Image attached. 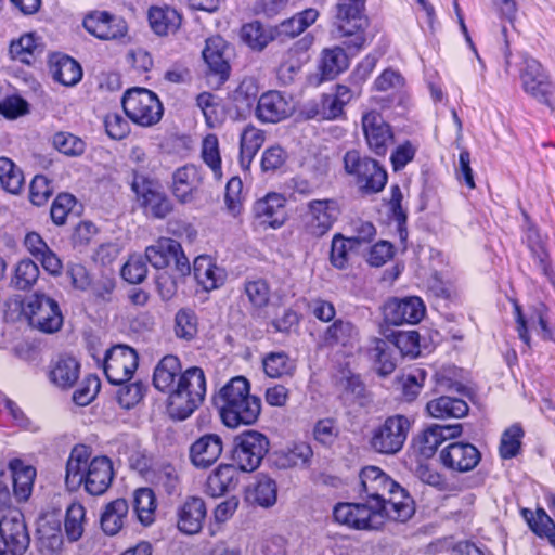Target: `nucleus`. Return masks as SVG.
<instances>
[{
	"mask_svg": "<svg viewBox=\"0 0 555 555\" xmlns=\"http://www.w3.org/2000/svg\"><path fill=\"white\" fill-rule=\"evenodd\" d=\"M441 461L444 466L457 470L469 472L480 461V452L472 443L453 442L441 451Z\"/></svg>",
	"mask_w": 555,
	"mask_h": 555,
	"instance_id": "obj_23",
	"label": "nucleus"
},
{
	"mask_svg": "<svg viewBox=\"0 0 555 555\" xmlns=\"http://www.w3.org/2000/svg\"><path fill=\"white\" fill-rule=\"evenodd\" d=\"M462 425H431L427 427L416 439V447L425 457H431L438 447L447 439L461 435Z\"/></svg>",
	"mask_w": 555,
	"mask_h": 555,
	"instance_id": "obj_26",
	"label": "nucleus"
},
{
	"mask_svg": "<svg viewBox=\"0 0 555 555\" xmlns=\"http://www.w3.org/2000/svg\"><path fill=\"white\" fill-rule=\"evenodd\" d=\"M294 105L291 98L280 91L264 92L258 100L256 117L262 122L275 124L293 114Z\"/></svg>",
	"mask_w": 555,
	"mask_h": 555,
	"instance_id": "obj_19",
	"label": "nucleus"
},
{
	"mask_svg": "<svg viewBox=\"0 0 555 555\" xmlns=\"http://www.w3.org/2000/svg\"><path fill=\"white\" fill-rule=\"evenodd\" d=\"M147 273L145 260L140 255L131 256L121 269L122 278L131 283L139 284L144 281Z\"/></svg>",
	"mask_w": 555,
	"mask_h": 555,
	"instance_id": "obj_60",
	"label": "nucleus"
},
{
	"mask_svg": "<svg viewBox=\"0 0 555 555\" xmlns=\"http://www.w3.org/2000/svg\"><path fill=\"white\" fill-rule=\"evenodd\" d=\"M100 382L94 376L86 377L73 393V401L80 406L88 405L96 396Z\"/></svg>",
	"mask_w": 555,
	"mask_h": 555,
	"instance_id": "obj_64",
	"label": "nucleus"
},
{
	"mask_svg": "<svg viewBox=\"0 0 555 555\" xmlns=\"http://www.w3.org/2000/svg\"><path fill=\"white\" fill-rule=\"evenodd\" d=\"M383 496L370 494L362 502L338 503L333 511L335 521L356 530H380L384 528Z\"/></svg>",
	"mask_w": 555,
	"mask_h": 555,
	"instance_id": "obj_4",
	"label": "nucleus"
},
{
	"mask_svg": "<svg viewBox=\"0 0 555 555\" xmlns=\"http://www.w3.org/2000/svg\"><path fill=\"white\" fill-rule=\"evenodd\" d=\"M85 507L81 504L73 503L66 509L65 532L70 541H77L83 533Z\"/></svg>",
	"mask_w": 555,
	"mask_h": 555,
	"instance_id": "obj_55",
	"label": "nucleus"
},
{
	"mask_svg": "<svg viewBox=\"0 0 555 555\" xmlns=\"http://www.w3.org/2000/svg\"><path fill=\"white\" fill-rule=\"evenodd\" d=\"M76 204V198L68 194H59L51 206V218L57 225L64 224L68 214Z\"/></svg>",
	"mask_w": 555,
	"mask_h": 555,
	"instance_id": "obj_63",
	"label": "nucleus"
},
{
	"mask_svg": "<svg viewBox=\"0 0 555 555\" xmlns=\"http://www.w3.org/2000/svg\"><path fill=\"white\" fill-rule=\"evenodd\" d=\"M202 158L204 163L211 169L215 178H222L221 157L219 153V142L215 134H208L202 142Z\"/></svg>",
	"mask_w": 555,
	"mask_h": 555,
	"instance_id": "obj_53",
	"label": "nucleus"
},
{
	"mask_svg": "<svg viewBox=\"0 0 555 555\" xmlns=\"http://www.w3.org/2000/svg\"><path fill=\"white\" fill-rule=\"evenodd\" d=\"M362 129L370 150L376 155H385L393 134L383 116L376 111L366 112L362 116Z\"/></svg>",
	"mask_w": 555,
	"mask_h": 555,
	"instance_id": "obj_17",
	"label": "nucleus"
},
{
	"mask_svg": "<svg viewBox=\"0 0 555 555\" xmlns=\"http://www.w3.org/2000/svg\"><path fill=\"white\" fill-rule=\"evenodd\" d=\"M206 395V377L198 366L183 371L171 396H168V410L177 420L188 418L204 401Z\"/></svg>",
	"mask_w": 555,
	"mask_h": 555,
	"instance_id": "obj_3",
	"label": "nucleus"
},
{
	"mask_svg": "<svg viewBox=\"0 0 555 555\" xmlns=\"http://www.w3.org/2000/svg\"><path fill=\"white\" fill-rule=\"evenodd\" d=\"M426 410L435 418H461L467 415L469 408L463 399L441 396L430 400L426 405Z\"/></svg>",
	"mask_w": 555,
	"mask_h": 555,
	"instance_id": "obj_34",
	"label": "nucleus"
},
{
	"mask_svg": "<svg viewBox=\"0 0 555 555\" xmlns=\"http://www.w3.org/2000/svg\"><path fill=\"white\" fill-rule=\"evenodd\" d=\"M425 314V306L418 297L391 298L384 306L385 321L401 325L416 324Z\"/></svg>",
	"mask_w": 555,
	"mask_h": 555,
	"instance_id": "obj_18",
	"label": "nucleus"
},
{
	"mask_svg": "<svg viewBox=\"0 0 555 555\" xmlns=\"http://www.w3.org/2000/svg\"><path fill=\"white\" fill-rule=\"evenodd\" d=\"M521 59L520 80L524 90L538 101L546 103L552 92L548 75L534 57L524 53Z\"/></svg>",
	"mask_w": 555,
	"mask_h": 555,
	"instance_id": "obj_13",
	"label": "nucleus"
},
{
	"mask_svg": "<svg viewBox=\"0 0 555 555\" xmlns=\"http://www.w3.org/2000/svg\"><path fill=\"white\" fill-rule=\"evenodd\" d=\"M513 302V315L515 319V330L518 334L519 339L527 346V348H531V337L529 334L530 330H534L537 325L540 326V334L544 340H551L553 337V333L548 327L546 318L541 309H535L529 318H527L521 310L520 305L517 300L512 299Z\"/></svg>",
	"mask_w": 555,
	"mask_h": 555,
	"instance_id": "obj_21",
	"label": "nucleus"
},
{
	"mask_svg": "<svg viewBox=\"0 0 555 555\" xmlns=\"http://www.w3.org/2000/svg\"><path fill=\"white\" fill-rule=\"evenodd\" d=\"M0 539L23 555L29 547L30 535L25 517L20 509H9L0 514Z\"/></svg>",
	"mask_w": 555,
	"mask_h": 555,
	"instance_id": "obj_16",
	"label": "nucleus"
},
{
	"mask_svg": "<svg viewBox=\"0 0 555 555\" xmlns=\"http://www.w3.org/2000/svg\"><path fill=\"white\" fill-rule=\"evenodd\" d=\"M319 16V12L314 9H307L291 18L281 22L272 27V34L275 40H286L295 38L312 25Z\"/></svg>",
	"mask_w": 555,
	"mask_h": 555,
	"instance_id": "obj_31",
	"label": "nucleus"
},
{
	"mask_svg": "<svg viewBox=\"0 0 555 555\" xmlns=\"http://www.w3.org/2000/svg\"><path fill=\"white\" fill-rule=\"evenodd\" d=\"M122 108L126 115L137 125L152 127L156 125L164 113L158 96L145 88H132L122 98Z\"/></svg>",
	"mask_w": 555,
	"mask_h": 555,
	"instance_id": "obj_6",
	"label": "nucleus"
},
{
	"mask_svg": "<svg viewBox=\"0 0 555 555\" xmlns=\"http://www.w3.org/2000/svg\"><path fill=\"white\" fill-rule=\"evenodd\" d=\"M369 356L374 367L382 376L391 374L396 369V359L392 356L391 346L384 339L374 338L369 348Z\"/></svg>",
	"mask_w": 555,
	"mask_h": 555,
	"instance_id": "obj_40",
	"label": "nucleus"
},
{
	"mask_svg": "<svg viewBox=\"0 0 555 555\" xmlns=\"http://www.w3.org/2000/svg\"><path fill=\"white\" fill-rule=\"evenodd\" d=\"M244 292L256 312L267 307L270 301L271 289L268 282L263 279L246 281Z\"/></svg>",
	"mask_w": 555,
	"mask_h": 555,
	"instance_id": "obj_52",
	"label": "nucleus"
},
{
	"mask_svg": "<svg viewBox=\"0 0 555 555\" xmlns=\"http://www.w3.org/2000/svg\"><path fill=\"white\" fill-rule=\"evenodd\" d=\"M395 346L403 356L420 354V334L416 331H399L393 334Z\"/></svg>",
	"mask_w": 555,
	"mask_h": 555,
	"instance_id": "obj_61",
	"label": "nucleus"
},
{
	"mask_svg": "<svg viewBox=\"0 0 555 555\" xmlns=\"http://www.w3.org/2000/svg\"><path fill=\"white\" fill-rule=\"evenodd\" d=\"M179 249V242L169 237H160L145 249L146 260L156 269L166 268L172 255Z\"/></svg>",
	"mask_w": 555,
	"mask_h": 555,
	"instance_id": "obj_42",
	"label": "nucleus"
},
{
	"mask_svg": "<svg viewBox=\"0 0 555 555\" xmlns=\"http://www.w3.org/2000/svg\"><path fill=\"white\" fill-rule=\"evenodd\" d=\"M365 0H337L335 24L337 31L341 37H350L347 42L349 49L356 51L362 49L366 39L363 30L367 25V18L364 14Z\"/></svg>",
	"mask_w": 555,
	"mask_h": 555,
	"instance_id": "obj_5",
	"label": "nucleus"
},
{
	"mask_svg": "<svg viewBox=\"0 0 555 555\" xmlns=\"http://www.w3.org/2000/svg\"><path fill=\"white\" fill-rule=\"evenodd\" d=\"M384 524L387 520L405 522L415 513V504L405 488H390L389 496H383Z\"/></svg>",
	"mask_w": 555,
	"mask_h": 555,
	"instance_id": "obj_24",
	"label": "nucleus"
},
{
	"mask_svg": "<svg viewBox=\"0 0 555 555\" xmlns=\"http://www.w3.org/2000/svg\"><path fill=\"white\" fill-rule=\"evenodd\" d=\"M347 66L348 60L344 49L336 47L324 50L320 66L324 78L333 79L345 70Z\"/></svg>",
	"mask_w": 555,
	"mask_h": 555,
	"instance_id": "obj_50",
	"label": "nucleus"
},
{
	"mask_svg": "<svg viewBox=\"0 0 555 555\" xmlns=\"http://www.w3.org/2000/svg\"><path fill=\"white\" fill-rule=\"evenodd\" d=\"M175 333L179 338L191 340L197 333V318L189 308L180 309L175 318Z\"/></svg>",
	"mask_w": 555,
	"mask_h": 555,
	"instance_id": "obj_57",
	"label": "nucleus"
},
{
	"mask_svg": "<svg viewBox=\"0 0 555 555\" xmlns=\"http://www.w3.org/2000/svg\"><path fill=\"white\" fill-rule=\"evenodd\" d=\"M156 507V495L152 488H137L134 492V511L143 526H150L154 522Z\"/></svg>",
	"mask_w": 555,
	"mask_h": 555,
	"instance_id": "obj_44",
	"label": "nucleus"
},
{
	"mask_svg": "<svg viewBox=\"0 0 555 555\" xmlns=\"http://www.w3.org/2000/svg\"><path fill=\"white\" fill-rule=\"evenodd\" d=\"M132 190L141 205L155 218L163 219L172 211L171 201L163 192L153 188V183L143 177H135Z\"/></svg>",
	"mask_w": 555,
	"mask_h": 555,
	"instance_id": "obj_20",
	"label": "nucleus"
},
{
	"mask_svg": "<svg viewBox=\"0 0 555 555\" xmlns=\"http://www.w3.org/2000/svg\"><path fill=\"white\" fill-rule=\"evenodd\" d=\"M323 341L327 346H353L358 341V330L349 321L335 320L323 334Z\"/></svg>",
	"mask_w": 555,
	"mask_h": 555,
	"instance_id": "obj_37",
	"label": "nucleus"
},
{
	"mask_svg": "<svg viewBox=\"0 0 555 555\" xmlns=\"http://www.w3.org/2000/svg\"><path fill=\"white\" fill-rule=\"evenodd\" d=\"M264 142V133L255 126H246L241 134V160L249 164Z\"/></svg>",
	"mask_w": 555,
	"mask_h": 555,
	"instance_id": "obj_49",
	"label": "nucleus"
},
{
	"mask_svg": "<svg viewBox=\"0 0 555 555\" xmlns=\"http://www.w3.org/2000/svg\"><path fill=\"white\" fill-rule=\"evenodd\" d=\"M90 449L75 446L66 463V486H111L114 477L112 461L106 456L94 457L87 466Z\"/></svg>",
	"mask_w": 555,
	"mask_h": 555,
	"instance_id": "obj_2",
	"label": "nucleus"
},
{
	"mask_svg": "<svg viewBox=\"0 0 555 555\" xmlns=\"http://www.w3.org/2000/svg\"><path fill=\"white\" fill-rule=\"evenodd\" d=\"M37 542L41 553L53 555L59 553L63 546V534L60 522L43 519L37 528Z\"/></svg>",
	"mask_w": 555,
	"mask_h": 555,
	"instance_id": "obj_35",
	"label": "nucleus"
},
{
	"mask_svg": "<svg viewBox=\"0 0 555 555\" xmlns=\"http://www.w3.org/2000/svg\"><path fill=\"white\" fill-rule=\"evenodd\" d=\"M50 72L54 80L64 86H74L82 77L80 65L67 55H55L50 62Z\"/></svg>",
	"mask_w": 555,
	"mask_h": 555,
	"instance_id": "obj_36",
	"label": "nucleus"
},
{
	"mask_svg": "<svg viewBox=\"0 0 555 555\" xmlns=\"http://www.w3.org/2000/svg\"><path fill=\"white\" fill-rule=\"evenodd\" d=\"M39 273L36 262L30 259H23L16 264L12 283L17 289L26 291L37 282Z\"/></svg>",
	"mask_w": 555,
	"mask_h": 555,
	"instance_id": "obj_54",
	"label": "nucleus"
},
{
	"mask_svg": "<svg viewBox=\"0 0 555 555\" xmlns=\"http://www.w3.org/2000/svg\"><path fill=\"white\" fill-rule=\"evenodd\" d=\"M203 181L204 176L201 168L188 164L173 171L170 190L180 204H190L197 198Z\"/></svg>",
	"mask_w": 555,
	"mask_h": 555,
	"instance_id": "obj_15",
	"label": "nucleus"
},
{
	"mask_svg": "<svg viewBox=\"0 0 555 555\" xmlns=\"http://www.w3.org/2000/svg\"><path fill=\"white\" fill-rule=\"evenodd\" d=\"M262 366L264 373L271 378L292 375L295 371L294 361L283 351L268 353L262 360Z\"/></svg>",
	"mask_w": 555,
	"mask_h": 555,
	"instance_id": "obj_48",
	"label": "nucleus"
},
{
	"mask_svg": "<svg viewBox=\"0 0 555 555\" xmlns=\"http://www.w3.org/2000/svg\"><path fill=\"white\" fill-rule=\"evenodd\" d=\"M344 167L348 175L357 178V183L367 192H379L387 182V172L379 164L361 156L357 150L348 151L344 156Z\"/></svg>",
	"mask_w": 555,
	"mask_h": 555,
	"instance_id": "obj_7",
	"label": "nucleus"
},
{
	"mask_svg": "<svg viewBox=\"0 0 555 555\" xmlns=\"http://www.w3.org/2000/svg\"><path fill=\"white\" fill-rule=\"evenodd\" d=\"M234 442V459L243 472L255 470L269 451L268 438L256 430L241 433Z\"/></svg>",
	"mask_w": 555,
	"mask_h": 555,
	"instance_id": "obj_10",
	"label": "nucleus"
},
{
	"mask_svg": "<svg viewBox=\"0 0 555 555\" xmlns=\"http://www.w3.org/2000/svg\"><path fill=\"white\" fill-rule=\"evenodd\" d=\"M128 503L125 499H117L108 503L101 516V528L107 535L117 534L124 527L128 514Z\"/></svg>",
	"mask_w": 555,
	"mask_h": 555,
	"instance_id": "obj_38",
	"label": "nucleus"
},
{
	"mask_svg": "<svg viewBox=\"0 0 555 555\" xmlns=\"http://www.w3.org/2000/svg\"><path fill=\"white\" fill-rule=\"evenodd\" d=\"M312 456V450L307 443H297L293 448L275 454V464L280 468L305 466Z\"/></svg>",
	"mask_w": 555,
	"mask_h": 555,
	"instance_id": "obj_47",
	"label": "nucleus"
},
{
	"mask_svg": "<svg viewBox=\"0 0 555 555\" xmlns=\"http://www.w3.org/2000/svg\"><path fill=\"white\" fill-rule=\"evenodd\" d=\"M524 435V429L519 424H513L506 428L501 436L499 447L500 456L504 460L517 456L521 449Z\"/></svg>",
	"mask_w": 555,
	"mask_h": 555,
	"instance_id": "obj_51",
	"label": "nucleus"
},
{
	"mask_svg": "<svg viewBox=\"0 0 555 555\" xmlns=\"http://www.w3.org/2000/svg\"><path fill=\"white\" fill-rule=\"evenodd\" d=\"M9 468L13 479V486H33L36 478V468L25 464L20 459L10 462Z\"/></svg>",
	"mask_w": 555,
	"mask_h": 555,
	"instance_id": "obj_62",
	"label": "nucleus"
},
{
	"mask_svg": "<svg viewBox=\"0 0 555 555\" xmlns=\"http://www.w3.org/2000/svg\"><path fill=\"white\" fill-rule=\"evenodd\" d=\"M149 21L152 29L160 36L177 31L181 25L180 14L169 7L152 8L149 12Z\"/></svg>",
	"mask_w": 555,
	"mask_h": 555,
	"instance_id": "obj_39",
	"label": "nucleus"
},
{
	"mask_svg": "<svg viewBox=\"0 0 555 555\" xmlns=\"http://www.w3.org/2000/svg\"><path fill=\"white\" fill-rule=\"evenodd\" d=\"M0 183L11 194H20L25 183L23 171L5 156L0 157Z\"/></svg>",
	"mask_w": 555,
	"mask_h": 555,
	"instance_id": "obj_46",
	"label": "nucleus"
},
{
	"mask_svg": "<svg viewBox=\"0 0 555 555\" xmlns=\"http://www.w3.org/2000/svg\"><path fill=\"white\" fill-rule=\"evenodd\" d=\"M9 51L13 59L30 64L31 57L40 51V47L33 34H25L11 43Z\"/></svg>",
	"mask_w": 555,
	"mask_h": 555,
	"instance_id": "obj_56",
	"label": "nucleus"
},
{
	"mask_svg": "<svg viewBox=\"0 0 555 555\" xmlns=\"http://www.w3.org/2000/svg\"><path fill=\"white\" fill-rule=\"evenodd\" d=\"M272 27L264 28L260 22L247 23L241 28V39L253 50L261 51L275 40Z\"/></svg>",
	"mask_w": 555,
	"mask_h": 555,
	"instance_id": "obj_43",
	"label": "nucleus"
},
{
	"mask_svg": "<svg viewBox=\"0 0 555 555\" xmlns=\"http://www.w3.org/2000/svg\"><path fill=\"white\" fill-rule=\"evenodd\" d=\"M522 516L526 519L529 528L539 538H544L545 534L555 529L554 520L546 514L543 508H538L535 512L525 508L522 509Z\"/></svg>",
	"mask_w": 555,
	"mask_h": 555,
	"instance_id": "obj_58",
	"label": "nucleus"
},
{
	"mask_svg": "<svg viewBox=\"0 0 555 555\" xmlns=\"http://www.w3.org/2000/svg\"><path fill=\"white\" fill-rule=\"evenodd\" d=\"M27 251L40 261L42 268L51 275L61 274L63 263L59 256L48 246L43 238L36 232H29L24 238Z\"/></svg>",
	"mask_w": 555,
	"mask_h": 555,
	"instance_id": "obj_27",
	"label": "nucleus"
},
{
	"mask_svg": "<svg viewBox=\"0 0 555 555\" xmlns=\"http://www.w3.org/2000/svg\"><path fill=\"white\" fill-rule=\"evenodd\" d=\"M85 29L100 40H118L128 33L126 21L107 11H92L82 22Z\"/></svg>",
	"mask_w": 555,
	"mask_h": 555,
	"instance_id": "obj_14",
	"label": "nucleus"
},
{
	"mask_svg": "<svg viewBox=\"0 0 555 555\" xmlns=\"http://www.w3.org/2000/svg\"><path fill=\"white\" fill-rule=\"evenodd\" d=\"M314 37L310 34L305 35L285 54V60L280 66V73L285 72L294 74L299 70L301 65L308 61L307 52L312 47Z\"/></svg>",
	"mask_w": 555,
	"mask_h": 555,
	"instance_id": "obj_41",
	"label": "nucleus"
},
{
	"mask_svg": "<svg viewBox=\"0 0 555 555\" xmlns=\"http://www.w3.org/2000/svg\"><path fill=\"white\" fill-rule=\"evenodd\" d=\"M525 240L541 272L545 276L550 278L551 269L548 262V253L545 248V242L533 225H529L527 228Z\"/></svg>",
	"mask_w": 555,
	"mask_h": 555,
	"instance_id": "obj_45",
	"label": "nucleus"
},
{
	"mask_svg": "<svg viewBox=\"0 0 555 555\" xmlns=\"http://www.w3.org/2000/svg\"><path fill=\"white\" fill-rule=\"evenodd\" d=\"M80 374L79 362L70 356H61L50 365L49 379L61 389L72 388Z\"/></svg>",
	"mask_w": 555,
	"mask_h": 555,
	"instance_id": "obj_30",
	"label": "nucleus"
},
{
	"mask_svg": "<svg viewBox=\"0 0 555 555\" xmlns=\"http://www.w3.org/2000/svg\"><path fill=\"white\" fill-rule=\"evenodd\" d=\"M138 365L139 356L128 345H116L105 352L103 370L111 384L121 385L129 382Z\"/></svg>",
	"mask_w": 555,
	"mask_h": 555,
	"instance_id": "obj_9",
	"label": "nucleus"
},
{
	"mask_svg": "<svg viewBox=\"0 0 555 555\" xmlns=\"http://www.w3.org/2000/svg\"><path fill=\"white\" fill-rule=\"evenodd\" d=\"M410 428L411 422L406 416L400 414L389 416L374 429L371 446L376 452L395 454L402 449Z\"/></svg>",
	"mask_w": 555,
	"mask_h": 555,
	"instance_id": "obj_8",
	"label": "nucleus"
},
{
	"mask_svg": "<svg viewBox=\"0 0 555 555\" xmlns=\"http://www.w3.org/2000/svg\"><path fill=\"white\" fill-rule=\"evenodd\" d=\"M339 207L334 199H313L302 215L305 231L313 237H322L338 219Z\"/></svg>",
	"mask_w": 555,
	"mask_h": 555,
	"instance_id": "obj_11",
	"label": "nucleus"
},
{
	"mask_svg": "<svg viewBox=\"0 0 555 555\" xmlns=\"http://www.w3.org/2000/svg\"><path fill=\"white\" fill-rule=\"evenodd\" d=\"M52 143L60 153L66 156H79L86 149L85 142L69 132L55 133Z\"/></svg>",
	"mask_w": 555,
	"mask_h": 555,
	"instance_id": "obj_59",
	"label": "nucleus"
},
{
	"mask_svg": "<svg viewBox=\"0 0 555 555\" xmlns=\"http://www.w3.org/2000/svg\"><path fill=\"white\" fill-rule=\"evenodd\" d=\"M194 278L205 291L220 287L225 280V272L210 257L198 256L193 264Z\"/></svg>",
	"mask_w": 555,
	"mask_h": 555,
	"instance_id": "obj_32",
	"label": "nucleus"
},
{
	"mask_svg": "<svg viewBox=\"0 0 555 555\" xmlns=\"http://www.w3.org/2000/svg\"><path fill=\"white\" fill-rule=\"evenodd\" d=\"M227 48L225 41L221 37L215 36L206 40V46L203 50V57L209 69L219 75L221 80L228 78L230 69L225 57Z\"/></svg>",
	"mask_w": 555,
	"mask_h": 555,
	"instance_id": "obj_33",
	"label": "nucleus"
},
{
	"mask_svg": "<svg viewBox=\"0 0 555 555\" xmlns=\"http://www.w3.org/2000/svg\"><path fill=\"white\" fill-rule=\"evenodd\" d=\"M285 204L286 198L282 194L270 192L255 202L253 212L260 223L278 229L285 222Z\"/></svg>",
	"mask_w": 555,
	"mask_h": 555,
	"instance_id": "obj_22",
	"label": "nucleus"
},
{
	"mask_svg": "<svg viewBox=\"0 0 555 555\" xmlns=\"http://www.w3.org/2000/svg\"><path fill=\"white\" fill-rule=\"evenodd\" d=\"M206 514V505L203 499L190 496L178 508L177 527L184 534H196L203 528Z\"/></svg>",
	"mask_w": 555,
	"mask_h": 555,
	"instance_id": "obj_25",
	"label": "nucleus"
},
{
	"mask_svg": "<svg viewBox=\"0 0 555 555\" xmlns=\"http://www.w3.org/2000/svg\"><path fill=\"white\" fill-rule=\"evenodd\" d=\"M223 449L221 438L216 434H206L190 447V460L199 468L212 465L221 455Z\"/></svg>",
	"mask_w": 555,
	"mask_h": 555,
	"instance_id": "obj_28",
	"label": "nucleus"
},
{
	"mask_svg": "<svg viewBox=\"0 0 555 555\" xmlns=\"http://www.w3.org/2000/svg\"><path fill=\"white\" fill-rule=\"evenodd\" d=\"M214 403L224 425L232 428L254 424L261 412V400L250 395V384L244 376H235L222 386Z\"/></svg>",
	"mask_w": 555,
	"mask_h": 555,
	"instance_id": "obj_1",
	"label": "nucleus"
},
{
	"mask_svg": "<svg viewBox=\"0 0 555 555\" xmlns=\"http://www.w3.org/2000/svg\"><path fill=\"white\" fill-rule=\"evenodd\" d=\"M29 321L44 333L57 332L63 324L59 304L43 293L36 292L28 301Z\"/></svg>",
	"mask_w": 555,
	"mask_h": 555,
	"instance_id": "obj_12",
	"label": "nucleus"
},
{
	"mask_svg": "<svg viewBox=\"0 0 555 555\" xmlns=\"http://www.w3.org/2000/svg\"><path fill=\"white\" fill-rule=\"evenodd\" d=\"M181 373L179 358L172 354L165 356L154 369L153 385L157 390L171 396Z\"/></svg>",
	"mask_w": 555,
	"mask_h": 555,
	"instance_id": "obj_29",
	"label": "nucleus"
}]
</instances>
